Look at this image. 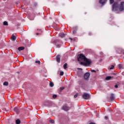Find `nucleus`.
Segmentation results:
<instances>
[{
	"instance_id": "11",
	"label": "nucleus",
	"mask_w": 124,
	"mask_h": 124,
	"mask_svg": "<svg viewBox=\"0 0 124 124\" xmlns=\"http://www.w3.org/2000/svg\"><path fill=\"white\" fill-rule=\"evenodd\" d=\"M111 78H112V77L108 76V77H107V78H106V80H107V81H108V80H110Z\"/></svg>"
},
{
	"instance_id": "20",
	"label": "nucleus",
	"mask_w": 124,
	"mask_h": 124,
	"mask_svg": "<svg viewBox=\"0 0 124 124\" xmlns=\"http://www.w3.org/2000/svg\"><path fill=\"white\" fill-rule=\"evenodd\" d=\"M56 97H57V95L54 94V95H53V98H56Z\"/></svg>"
},
{
	"instance_id": "7",
	"label": "nucleus",
	"mask_w": 124,
	"mask_h": 124,
	"mask_svg": "<svg viewBox=\"0 0 124 124\" xmlns=\"http://www.w3.org/2000/svg\"><path fill=\"white\" fill-rule=\"evenodd\" d=\"M107 1V0H100L99 3H101V4H104Z\"/></svg>"
},
{
	"instance_id": "5",
	"label": "nucleus",
	"mask_w": 124,
	"mask_h": 124,
	"mask_svg": "<svg viewBox=\"0 0 124 124\" xmlns=\"http://www.w3.org/2000/svg\"><path fill=\"white\" fill-rule=\"evenodd\" d=\"M62 109L64 110V111H68L69 110L70 108L67 107L66 105H65L63 106Z\"/></svg>"
},
{
	"instance_id": "13",
	"label": "nucleus",
	"mask_w": 124,
	"mask_h": 124,
	"mask_svg": "<svg viewBox=\"0 0 124 124\" xmlns=\"http://www.w3.org/2000/svg\"><path fill=\"white\" fill-rule=\"evenodd\" d=\"M3 86H8V82L5 81L3 83Z\"/></svg>"
},
{
	"instance_id": "28",
	"label": "nucleus",
	"mask_w": 124,
	"mask_h": 124,
	"mask_svg": "<svg viewBox=\"0 0 124 124\" xmlns=\"http://www.w3.org/2000/svg\"><path fill=\"white\" fill-rule=\"evenodd\" d=\"M51 123H52V124H54V121L53 120H52V121H51Z\"/></svg>"
},
{
	"instance_id": "12",
	"label": "nucleus",
	"mask_w": 124,
	"mask_h": 124,
	"mask_svg": "<svg viewBox=\"0 0 124 124\" xmlns=\"http://www.w3.org/2000/svg\"><path fill=\"white\" fill-rule=\"evenodd\" d=\"M64 69H66L67 68V63H65L63 65Z\"/></svg>"
},
{
	"instance_id": "3",
	"label": "nucleus",
	"mask_w": 124,
	"mask_h": 124,
	"mask_svg": "<svg viewBox=\"0 0 124 124\" xmlns=\"http://www.w3.org/2000/svg\"><path fill=\"white\" fill-rule=\"evenodd\" d=\"M82 97L84 99H89L90 98V94L87 93H84L82 94Z\"/></svg>"
},
{
	"instance_id": "30",
	"label": "nucleus",
	"mask_w": 124,
	"mask_h": 124,
	"mask_svg": "<svg viewBox=\"0 0 124 124\" xmlns=\"http://www.w3.org/2000/svg\"><path fill=\"white\" fill-rule=\"evenodd\" d=\"M78 69H80V70H82V68H78Z\"/></svg>"
},
{
	"instance_id": "29",
	"label": "nucleus",
	"mask_w": 124,
	"mask_h": 124,
	"mask_svg": "<svg viewBox=\"0 0 124 124\" xmlns=\"http://www.w3.org/2000/svg\"><path fill=\"white\" fill-rule=\"evenodd\" d=\"M63 89H64V88H63V87H61V90H63Z\"/></svg>"
},
{
	"instance_id": "25",
	"label": "nucleus",
	"mask_w": 124,
	"mask_h": 124,
	"mask_svg": "<svg viewBox=\"0 0 124 124\" xmlns=\"http://www.w3.org/2000/svg\"><path fill=\"white\" fill-rule=\"evenodd\" d=\"M110 98H111V100H113V99H114V97L111 96V97H110Z\"/></svg>"
},
{
	"instance_id": "16",
	"label": "nucleus",
	"mask_w": 124,
	"mask_h": 124,
	"mask_svg": "<svg viewBox=\"0 0 124 124\" xmlns=\"http://www.w3.org/2000/svg\"><path fill=\"white\" fill-rule=\"evenodd\" d=\"M63 74H64V73H63V71L60 72V75H61V76H62V75H63Z\"/></svg>"
},
{
	"instance_id": "24",
	"label": "nucleus",
	"mask_w": 124,
	"mask_h": 124,
	"mask_svg": "<svg viewBox=\"0 0 124 124\" xmlns=\"http://www.w3.org/2000/svg\"><path fill=\"white\" fill-rule=\"evenodd\" d=\"M73 32L74 34H75V33H76V31H74Z\"/></svg>"
},
{
	"instance_id": "15",
	"label": "nucleus",
	"mask_w": 124,
	"mask_h": 124,
	"mask_svg": "<svg viewBox=\"0 0 124 124\" xmlns=\"http://www.w3.org/2000/svg\"><path fill=\"white\" fill-rule=\"evenodd\" d=\"M3 25L4 26H8V23H7V22H6V21H4L3 22Z\"/></svg>"
},
{
	"instance_id": "6",
	"label": "nucleus",
	"mask_w": 124,
	"mask_h": 124,
	"mask_svg": "<svg viewBox=\"0 0 124 124\" xmlns=\"http://www.w3.org/2000/svg\"><path fill=\"white\" fill-rule=\"evenodd\" d=\"M56 61L57 62H61V56L58 55L56 57Z\"/></svg>"
},
{
	"instance_id": "14",
	"label": "nucleus",
	"mask_w": 124,
	"mask_h": 124,
	"mask_svg": "<svg viewBox=\"0 0 124 124\" xmlns=\"http://www.w3.org/2000/svg\"><path fill=\"white\" fill-rule=\"evenodd\" d=\"M49 86H50V87H54V83L50 82L49 83Z\"/></svg>"
},
{
	"instance_id": "1",
	"label": "nucleus",
	"mask_w": 124,
	"mask_h": 124,
	"mask_svg": "<svg viewBox=\"0 0 124 124\" xmlns=\"http://www.w3.org/2000/svg\"><path fill=\"white\" fill-rule=\"evenodd\" d=\"M78 61L81 65L89 66L92 63V61L85 57L84 55L79 54L78 56Z\"/></svg>"
},
{
	"instance_id": "26",
	"label": "nucleus",
	"mask_w": 124,
	"mask_h": 124,
	"mask_svg": "<svg viewBox=\"0 0 124 124\" xmlns=\"http://www.w3.org/2000/svg\"><path fill=\"white\" fill-rule=\"evenodd\" d=\"M14 110L17 112V108H15Z\"/></svg>"
},
{
	"instance_id": "2",
	"label": "nucleus",
	"mask_w": 124,
	"mask_h": 124,
	"mask_svg": "<svg viewBox=\"0 0 124 124\" xmlns=\"http://www.w3.org/2000/svg\"><path fill=\"white\" fill-rule=\"evenodd\" d=\"M124 10V2H122L120 4L119 8V4L117 2H115L112 6V11H123Z\"/></svg>"
},
{
	"instance_id": "8",
	"label": "nucleus",
	"mask_w": 124,
	"mask_h": 124,
	"mask_svg": "<svg viewBox=\"0 0 124 124\" xmlns=\"http://www.w3.org/2000/svg\"><path fill=\"white\" fill-rule=\"evenodd\" d=\"M24 49H25V47H23V46H21L18 48V51H23V50H24Z\"/></svg>"
},
{
	"instance_id": "32",
	"label": "nucleus",
	"mask_w": 124,
	"mask_h": 124,
	"mask_svg": "<svg viewBox=\"0 0 124 124\" xmlns=\"http://www.w3.org/2000/svg\"><path fill=\"white\" fill-rule=\"evenodd\" d=\"M38 34H39V33H36V35H38Z\"/></svg>"
},
{
	"instance_id": "4",
	"label": "nucleus",
	"mask_w": 124,
	"mask_h": 124,
	"mask_svg": "<svg viewBox=\"0 0 124 124\" xmlns=\"http://www.w3.org/2000/svg\"><path fill=\"white\" fill-rule=\"evenodd\" d=\"M84 78L85 80L89 79V78H90V73H85L84 76Z\"/></svg>"
},
{
	"instance_id": "27",
	"label": "nucleus",
	"mask_w": 124,
	"mask_h": 124,
	"mask_svg": "<svg viewBox=\"0 0 124 124\" xmlns=\"http://www.w3.org/2000/svg\"><path fill=\"white\" fill-rule=\"evenodd\" d=\"M115 88H116V89H117V88H118V85H115Z\"/></svg>"
},
{
	"instance_id": "10",
	"label": "nucleus",
	"mask_w": 124,
	"mask_h": 124,
	"mask_svg": "<svg viewBox=\"0 0 124 124\" xmlns=\"http://www.w3.org/2000/svg\"><path fill=\"white\" fill-rule=\"evenodd\" d=\"M12 40H13V41H15V40H16V37L15 36H13L12 37Z\"/></svg>"
},
{
	"instance_id": "17",
	"label": "nucleus",
	"mask_w": 124,
	"mask_h": 124,
	"mask_svg": "<svg viewBox=\"0 0 124 124\" xmlns=\"http://www.w3.org/2000/svg\"><path fill=\"white\" fill-rule=\"evenodd\" d=\"M110 4H112L114 2V0H109Z\"/></svg>"
},
{
	"instance_id": "9",
	"label": "nucleus",
	"mask_w": 124,
	"mask_h": 124,
	"mask_svg": "<svg viewBox=\"0 0 124 124\" xmlns=\"http://www.w3.org/2000/svg\"><path fill=\"white\" fill-rule=\"evenodd\" d=\"M16 124H20L21 123V121H20V120L17 119L16 120Z\"/></svg>"
},
{
	"instance_id": "22",
	"label": "nucleus",
	"mask_w": 124,
	"mask_h": 124,
	"mask_svg": "<svg viewBox=\"0 0 124 124\" xmlns=\"http://www.w3.org/2000/svg\"><path fill=\"white\" fill-rule=\"evenodd\" d=\"M118 66L119 68H122V64H119Z\"/></svg>"
},
{
	"instance_id": "34",
	"label": "nucleus",
	"mask_w": 124,
	"mask_h": 124,
	"mask_svg": "<svg viewBox=\"0 0 124 124\" xmlns=\"http://www.w3.org/2000/svg\"><path fill=\"white\" fill-rule=\"evenodd\" d=\"M62 37H63V36H62Z\"/></svg>"
},
{
	"instance_id": "19",
	"label": "nucleus",
	"mask_w": 124,
	"mask_h": 124,
	"mask_svg": "<svg viewBox=\"0 0 124 124\" xmlns=\"http://www.w3.org/2000/svg\"><path fill=\"white\" fill-rule=\"evenodd\" d=\"M35 63H39V64L40 63V61H35Z\"/></svg>"
},
{
	"instance_id": "31",
	"label": "nucleus",
	"mask_w": 124,
	"mask_h": 124,
	"mask_svg": "<svg viewBox=\"0 0 124 124\" xmlns=\"http://www.w3.org/2000/svg\"><path fill=\"white\" fill-rule=\"evenodd\" d=\"M90 124H94V123H90Z\"/></svg>"
},
{
	"instance_id": "18",
	"label": "nucleus",
	"mask_w": 124,
	"mask_h": 124,
	"mask_svg": "<svg viewBox=\"0 0 124 124\" xmlns=\"http://www.w3.org/2000/svg\"><path fill=\"white\" fill-rule=\"evenodd\" d=\"M78 95H79V94L78 93H77L74 95V97H75V98H76V97H77Z\"/></svg>"
},
{
	"instance_id": "21",
	"label": "nucleus",
	"mask_w": 124,
	"mask_h": 124,
	"mask_svg": "<svg viewBox=\"0 0 124 124\" xmlns=\"http://www.w3.org/2000/svg\"><path fill=\"white\" fill-rule=\"evenodd\" d=\"M114 68V65H112L109 69H113Z\"/></svg>"
},
{
	"instance_id": "33",
	"label": "nucleus",
	"mask_w": 124,
	"mask_h": 124,
	"mask_svg": "<svg viewBox=\"0 0 124 124\" xmlns=\"http://www.w3.org/2000/svg\"><path fill=\"white\" fill-rule=\"evenodd\" d=\"M70 39L71 40H72V39H71V38H70Z\"/></svg>"
},
{
	"instance_id": "23",
	"label": "nucleus",
	"mask_w": 124,
	"mask_h": 124,
	"mask_svg": "<svg viewBox=\"0 0 124 124\" xmlns=\"http://www.w3.org/2000/svg\"><path fill=\"white\" fill-rule=\"evenodd\" d=\"M92 72H96V71L94 70H92Z\"/></svg>"
}]
</instances>
